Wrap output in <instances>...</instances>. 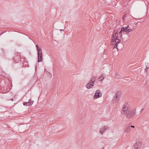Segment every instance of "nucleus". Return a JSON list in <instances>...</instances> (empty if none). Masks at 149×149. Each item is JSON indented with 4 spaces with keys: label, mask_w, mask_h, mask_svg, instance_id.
<instances>
[{
    "label": "nucleus",
    "mask_w": 149,
    "mask_h": 149,
    "mask_svg": "<svg viewBox=\"0 0 149 149\" xmlns=\"http://www.w3.org/2000/svg\"><path fill=\"white\" fill-rule=\"evenodd\" d=\"M118 31L116 30H115L113 32L112 37V42H113V44L114 45L113 48H116L118 50L117 46L120 42V40L118 38H120V39L122 38V35H120V37L118 36L117 33Z\"/></svg>",
    "instance_id": "nucleus-1"
},
{
    "label": "nucleus",
    "mask_w": 149,
    "mask_h": 149,
    "mask_svg": "<svg viewBox=\"0 0 149 149\" xmlns=\"http://www.w3.org/2000/svg\"><path fill=\"white\" fill-rule=\"evenodd\" d=\"M114 54V52L113 53V54Z\"/></svg>",
    "instance_id": "nucleus-29"
},
{
    "label": "nucleus",
    "mask_w": 149,
    "mask_h": 149,
    "mask_svg": "<svg viewBox=\"0 0 149 149\" xmlns=\"http://www.w3.org/2000/svg\"><path fill=\"white\" fill-rule=\"evenodd\" d=\"M3 32H2L1 33H0V35H2V34H3Z\"/></svg>",
    "instance_id": "nucleus-25"
},
{
    "label": "nucleus",
    "mask_w": 149,
    "mask_h": 149,
    "mask_svg": "<svg viewBox=\"0 0 149 149\" xmlns=\"http://www.w3.org/2000/svg\"><path fill=\"white\" fill-rule=\"evenodd\" d=\"M108 129V128L107 126H104L100 128V132L101 134H102L103 132Z\"/></svg>",
    "instance_id": "nucleus-8"
},
{
    "label": "nucleus",
    "mask_w": 149,
    "mask_h": 149,
    "mask_svg": "<svg viewBox=\"0 0 149 149\" xmlns=\"http://www.w3.org/2000/svg\"><path fill=\"white\" fill-rule=\"evenodd\" d=\"M149 68H146L145 69V71L146 72H147V71L148 70Z\"/></svg>",
    "instance_id": "nucleus-21"
},
{
    "label": "nucleus",
    "mask_w": 149,
    "mask_h": 149,
    "mask_svg": "<svg viewBox=\"0 0 149 149\" xmlns=\"http://www.w3.org/2000/svg\"><path fill=\"white\" fill-rule=\"evenodd\" d=\"M92 86L89 83V82H88L86 85V87L88 89H90L92 87Z\"/></svg>",
    "instance_id": "nucleus-12"
},
{
    "label": "nucleus",
    "mask_w": 149,
    "mask_h": 149,
    "mask_svg": "<svg viewBox=\"0 0 149 149\" xmlns=\"http://www.w3.org/2000/svg\"><path fill=\"white\" fill-rule=\"evenodd\" d=\"M129 107V104L127 103L125 104L124 106V107H123L122 111L121 112L122 114H124L125 112L127 110H130V109H128V108Z\"/></svg>",
    "instance_id": "nucleus-7"
},
{
    "label": "nucleus",
    "mask_w": 149,
    "mask_h": 149,
    "mask_svg": "<svg viewBox=\"0 0 149 149\" xmlns=\"http://www.w3.org/2000/svg\"><path fill=\"white\" fill-rule=\"evenodd\" d=\"M115 77L116 78L118 79L120 78V76L119 75L118 73H116L115 74Z\"/></svg>",
    "instance_id": "nucleus-15"
},
{
    "label": "nucleus",
    "mask_w": 149,
    "mask_h": 149,
    "mask_svg": "<svg viewBox=\"0 0 149 149\" xmlns=\"http://www.w3.org/2000/svg\"><path fill=\"white\" fill-rule=\"evenodd\" d=\"M33 102V101L32 100H31V99H29L28 102L29 104V106H31Z\"/></svg>",
    "instance_id": "nucleus-14"
},
{
    "label": "nucleus",
    "mask_w": 149,
    "mask_h": 149,
    "mask_svg": "<svg viewBox=\"0 0 149 149\" xmlns=\"http://www.w3.org/2000/svg\"><path fill=\"white\" fill-rule=\"evenodd\" d=\"M136 113V110H134L133 111H131V110H127L125 112V114L126 117L128 118H130L134 117Z\"/></svg>",
    "instance_id": "nucleus-3"
},
{
    "label": "nucleus",
    "mask_w": 149,
    "mask_h": 149,
    "mask_svg": "<svg viewBox=\"0 0 149 149\" xmlns=\"http://www.w3.org/2000/svg\"><path fill=\"white\" fill-rule=\"evenodd\" d=\"M131 129V127L128 126L126 128L125 130V132L126 133H128L130 132Z\"/></svg>",
    "instance_id": "nucleus-13"
},
{
    "label": "nucleus",
    "mask_w": 149,
    "mask_h": 149,
    "mask_svg": "<svg viewBox=\"0 0 149 149\" xmlns=\"http://www.w3.org/2000/svg\"><path fill=\"white\" fill-rule=\"evenodd\" d=\"M102 96V93L101 91L99 90H97L94 94L93 98L95 99L97 98Z\"/></svg>",
    "instance_id": "nucleus-6"
},
{
    "label": "nucleus",
    "mask_w": 149,
    "mask_h": 149,
    "mask_svg": "<svg viewBox=\"0 0 149 149\" xmlns=\"http://www.w3.org/2000/svg\"><path fill=\"white\" fill-rule=\"evenodd\" d=\"M60 30L61 31H63V29H60Z\"/></svg>",
    "instance_id": "nucleus-28"
},
{
    "label": "nucleus",
    "mask_w": 149,
    "mask_h": 149,
    "mask_svg": "<svg viewBox=\"0 0 149 149\" xmlns=\"http://www.w3.org/2000/svg\"><path fill=\"white\" fill-rule=\"evenodd\" d=\"M130 127H131H131H133V128L134 127V126H130Z\"/></svg>",
    "instance_id": "nucleus-24"
},
{
    "label": "nucleus",
    "mask_w": 149,
    "mask_h": 149,
    "mask_svg": "<svg viewBox=\"0 0 149 149\" xmlns=\"http://www.w3.org/2000/svg\"><path fill=\"white\" fill-rule=\"evenodd\" d=\"M42 54V50L38 52L37 55H40Z\"/></svg>",
    "instance_id": "nucleus-18"
},
{
    "label": "nucleus",
    "mask_w": 149,
    "mask_h": 149,
    "mask_svg": "<svg viewBox=\"0 0 149 149\" xmlns=\"http://www.w3.org/2000/svg\"><path fill=\"white\" fill-rule=\"evenodd\" d=\"M143 109H142L141 110V111H143Z\"/></svg>",
    "instance_id": "nucleus-27"
},
{
    "label": "nucleus",
    "mask_w": 149,
    "mask_h": 149,
    "mask_svg": "<svg viewBox=\"0 0 149 149\" xmlns=\"http://www.w3.org/2000/svg\"><path fill=\"white\" fill-rule=\"evenodd\" d=\"M95 82H90V84L92 86V87L94 86V83Z\"/></svg>",
    "instance_id": "nucleus-19"
},
{
    "label": "nucleus",
    "mask_w": 149,
    "mask_h": 149,
    "mask_svg": "<svg viewBox=\"0 0 149 149\" xmlns=\"http://www.w3.org/2000/svg\"><path fill=\"white\" fill-rule=\"evenodd\" d=\"M10 100H12V101H13V99H10Z\"/></svg>",
    "instance_id": "nucleus-26"
},
{
    "label": "nucleus",
    "mask_w": 149,
    "mask_h": 149,
    "mask_svg": "<svg viewBox=\"0 0 149 149\" xmlns=\"http://www.w3.org/2000/svg\"><path fill=\"white\" fill-rule=\"evenodd\" d=\"M121 95V92L119 91L117 92L113 97V102L115 103L117 102L119 100Z\"/></svg>",
    "instance_id": "nucleus-4"
},
{
    "label": "nucleus",
    "mask_w": 149,
    "mask_h": 149,
    "mask_svg": "<svg viewBox=\"0 0 149 149\" xmlns=\"http://www.w3.org/2000/svg\"><path fill=\"white\" fill-rule=\"evenodd\" d=\"M38 62H42L43 60L42 54L38 55Z\"/></svg>",
    "instance_id": "nucleus-9"
},
{
    "label": "nucleus",
    "mask_w": 149,
    "mask_h": 149,
    "mask_svg": "<svg viewBox=\"0 0 149 149\" xmlns=\"http://www.w3.org/2000/svg\"><path fill=\"white\" fill-rule=\"evenodd\" d=\"M142 142L140 140L137 141L134 145V149H140L142 145Z\"/></svg>",
    "instance_id": "nucleus-5"
},
{
    "label": "nucleus",
    "mask_w": 149,
    "mask_h": 149,
    "mask_svg": "<svg viewBox=\"0 0 149 149\" xmlns=\"http://www.w3.org/2000/svg\"><path fill=\"white\" fill-rule=\"evenodd\" d=\"M104 74H102L101 75L100 77L98 79V80L100 81V82L102 81L104 78V77H103Z\"/></svg>",
    "instance_id": "nucleus-10"
},
{
    "label": "nucleus",
    "mask_w": 149,
    "mask_h": 149,
    "mask_svg": "<svg viewBox=\"0 0 149 149\" xmlns=\"http://www.w3.org/2000/svg\"><path fill=\"white\" fill-rule=\"evenodd\" d=\"M145 64L146 66V68H149V64L148 63H146Z\"/></svg>",
    "instance_id": "nucleus-17"
},
{
    "label": "nucleus",
    "mask_w": 149,
    "mask_h": 149,
    "mask_svg": "<svg viewBox=\"0 0 149 149\" xmlns=\"http://www.w3.org/2000/svg\"><path fill=\"white\" fill-rule=\"evenodd\" d=\"M125 15L123 16V17H122L123 20V21H124L125 20Z\"/></svg>",
    "instance_id": "nucleus-22"
},
{
    "label": "nucleus",
    "mask_w": 149,
    "mask_h": 149,
    "mask_svg": "<svg viewBox=\"0 0 149 149\" xmlns=\"http://www.w3.org/2000/svg\"><path fill=\"white\" fill-rule=\"evenodd\" d=\"M36 47L37 49H38V48H39V46H38V45L37 44L36 45Z\"/></svg>",
    "instance_id": "nucleus-23"
},
{
    "label": "nucleus",
    "mask_w": 149,
    "mask_h": 149,
    "mask_svg": "<svg viewBox=\"0 0 149 149\" xmlns=\"http://www.w3.org/2000/svg\"><path fill=\"white\" fill-rule=\"evenodd\" d=\"M131 30L132 29L128 26H127L123 27L121 28L119 34H120L121 36L122 34H125V33L128 34L131 31Z\"/></svg>",
    "instance_id": "nucleus-2"
},
{
    "label": "nucleus",
    "mask_w": 149,
    "mask_h": 149,
    "mask_svg": "<svg viewBox=\"0 0 149 149\" xmlns=\"http://www.w3.org/2000/svg\"><path fill=\"white\" fill-rule=\"evenodd\" d=\"M23 104L24 106H29V104L28 102H24L23 103Z\"/></svg>",
    "instance_id": "nucleus-16"
},
{
    "label": "nucleus",
    "mask_w": 149,
    "mask_h": 149,
    "mask_svg": "<svg viewBox=\"0 0 149 149\" xmlns=\"http://www.w3.org/2000/svg\"><path fill=\"white\" fill-rule=\"evenodd\" d=\"M37 50L38 52H39L42 50L40 48H39L38 49H37Z\"/></svg>",
    "instance_id": "nucleus-20"
},
{
    "label": "nucleus",
    "mask_w": 149,
    "mask_h": 149,
    "mask_svg": "<svg viewBox=\"0 0 149 149\" xmlns=\"http://www.w3.org/2000/svg\"><path fill=\"white\" fill-rule=\"evenodd\" d=\"M96 77H95L92 76L89 82V83L92 82H95L96 80Z\"/></svg>",
    "instance_id": "nucleus-11"
}]
</instances>
